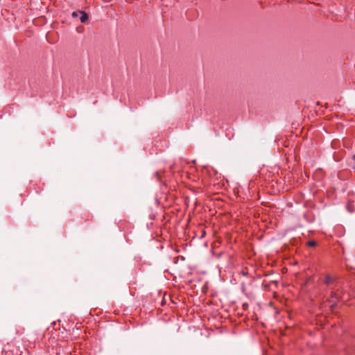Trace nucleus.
<instances>
[{
  "label": "nucleus",
  "instance_id": "obj_1",
  "mask_svg": "<svg viewBox=\"0 0 355 355\" xmlns=\"http://www.w3.org/2000/svg\"><path fill=\"white\" fill-rule=\"evenodd\" d=\"M336 298H337V294L334 291H331V297L329 299V302L331 303V309L333 310L334 307L336 306Z\"/></svg>",
  "mask_w": 355,
  "mask_h": 355
},
{
  "label": "nucleus",
  "instance_id": "obj_2",
  "mask_svg": "<svg viewBox=\"0 0 355 355\" xmlns=\"http://www.w3.org/2000/svg\"><path fill=\"white\" fill-rule=\"evenodd\" d=\"M80 22L82 23H85L86 21H87L88 18H89V15L88 14L83 11V10H81L80 11Z\"/></svg>",
  "mask_w": 355,
  "mask_h": 355
},
{
  "label": "nucleus",
  "instance_id": "obj_3",
  "mask_svg": "<svg viewBox=\"0 0 355 355\" xmlns=\"http://www.w3.org/2000/svg\"><path fill=\"white\" fill-rule=\"evenodd\" d=\"M336 281V278L327 275L325 277L324 283L327 285L334 283Z\"/></svg>",
  "mask_w": 355,
  "mask_h": 355
},
{
  "label": "nucleus",
  "instance_id": "obj_4",
  "mask_svg": "<svg viewBox=\"0 0 355 355\" xmlns=\"http://www.w3.org/2000/svg\"><path fill=\"white\" fill-rule=\"evenodd\" d=\"M80 11L81 10L73 11L71 14L72 17L74 19L78 18L80 15Z\"/></svg>",
  "mask_w": 355,
  "mask_h": 355
},
{
  "label": "nucleus",
  "instance_id": "obj_5",
  "mask_svg": "<svg viewBox=\"0 0 355 355\" xmlns=\"http://www.w3.org/2000/svg\"><path fill=\"white\" fill-rule=\"evenodd\" d=\"M316 245V242L314 241H309L308 242V245L309 246H315Z\"/></svg>",
  "mask_w": 355,
  "mask_h": 355
},
{
  "label": "nucleus",
  "instance_id": "obj_6",
  "mask_svg": "<svg viewBox=\"0 0 355 355\" xmlns=\"http://www.w3.org/2000/svg\"><path fill=\"white\" fill-rule=\"evenodd\" d=\"M352 167L355 171V155L352 157Z\"/></svg>",
  "mask_w": 355,
  "mask_h": 355
},
{
  "label": "nucleus",
  "instance_id": "obj_7",
  "mask_svg": "<svg viewBox=\"0 0 355 355\" xmlns=\"http://www.w3.org/2000/svg\"><path fill=\"white\" fill-rule=\"evenodd\" d=\"M19 353V355H21L22 354V351L19 349V347H18V349H17V353Z\"/></svg>",
  "mask_w": 355,
  "mask_h": 355
},
{
  "label": "nucleus",
  "instance_id": "obj_8",
  "mask_svg": "<svg viewBox=\"0 0 355 355\" xmlns=\"http://www.w3.org/2000/svg\"><path fill=\"white\" fill-rule=\"evenodd\" d=\"M155 175H156V177H157V179L158 180H159L160 177H159V173H158V172H155Z\"/></svg>",
  "mask_w": 355,
  "mask_h": 355
}]
</instances>
